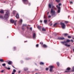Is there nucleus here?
<instances>
[{
    "mask_svg": "<svg viewBox=\"0 0 74 74\" xmlns=\"http://www.w3.org/2000/svg\"><path fill=\"white\" fill-rule=\"evenodd\" d=\"M51 14L53 16H55L56 15H55V11L53 10V9H51Z\"/></svg>",
    "mask_w": 74,
    "mask_h": 74,
    "instance_id": "f257e3e1",
    "label": "nucleus"
},
{
    "mask_svg": "<svg viewBox=\"0 0 74 74\" xmlns=\"http://www.w3.org/2000/svg\"><path fill=\"white\" fill-rule=\"evenodd\" d=\"M6 14L5 15L4 18L5 19H7L9 17V11L8 10H7L6 12Z\"/></svg>",
    "mask_w": 74,
    "mask_h": 74,
    "instance_id": "f03ea898",
    "label": "nucleus"
},
{
    "mask_svg": "<svg viewBox=\"0 0 74 74\" xmlns=\"http://www.w3.org/2000/svg\"><path fill=\"white\" fill-rule=\"evenodd\" d=\"M60 24L61 25V27L62 29H64L66 27V25H65L64 23H60Z\"/></svg>",
    "mask_w": 74,
    "mask_h": 74,
    "instance_id": "7ed1b4c3",
    "label": "nucleus"
},
{
    "mask_svg": "<svg viewBox=\"0 0 74 74\" xmlns=\"http://www.w3.org/2000/svg\"><path fill=\"white\" fill-rule=\"evenodd\" d=\"M59 7H58V13H59L60 12V6L61 5V3H59L58 4Z\"/></svg>",
    "mask_w": 74,
    "mask_h": 74,
    "instance_id": "20e7f679",
    "label": "nucleus"
},
{
    "mask_svg": "<svg viewBox=\"0 0 74 74\" xmlns=\"http://www.w3.org/2000/svg\"><path fill=\"white\" fill-rule=\"evenodd\" d=\"M49 67L50 69V71H52V69H53L54 66H49Z\"/></svg>",
    "mask_w": 74,
    "mask_h": 74,
    "instance_id": "39448f33",
    "label": "nucleus"
},
{
    "mask_svg": "<svg viewBox=\"0 0 74 74\" xmlns=\"http://www.w3.org/2000/svg\"><path fill=\"white\" fill-rule=\"evenodd\" d=\"M23 1L24 4H26L28 3V1H27V0H23Z\"/></svg>",
    "mask_w": 74,
    "mask_h": 74,
    "instance_id": "423d86ee",
    "label": "nucleus"
},
{
    "mask_svg": "<svg viewBox=\"0 0 74 74\" xmlns=\"http://www.w3.org/2000/svg\"><path fill=\"white\" fill-rule=\"evenodd\" d=\"M10 22H11V23H14L15 22V21H14V20H13L11 19L10 20Z\"/></svg>",
    "mask_w": 74,
    "mask_h": 74,
    "instance_id": "0eeeda50",
    "label": "nucleus"
},
{
    "mask_svg": "<svg viewBox=\"0 0 74 74\" xmlns=\"http://www.w3.org/2000/svg\"><path fill=\"white\" fill-rule=\"evenodd\" d=\"M58 39H59V40H64V37H62V38H58Z\"/></svg>",
    "mask_w": 74,
    "mask_h": 74,
    "instance_id": "6e6552de",
    "label": "nucleus"
},
{
    "mask_svg": "<svg viewBox=\"0 0 74 74\" xmlns=\"http://www.w3.org/2000/svg\"><path fill=\"white\" fill-rule=\"evenodd\" d=\"M16 17V18H19V14H18V13H17Z\"/></svg>",
    "mask_w": 74,
    "mask_h": 74,
    "instance_id": "1a4fd4ad",
    "label": "nucleus"
},
{
    "mask_svg": "<svg viewBox=\"0 0 74 74\" xmlns=\"http://www.w3.org/2000/svg\"><path fill=\"white\" fill-rule=\"evenodd\" d=\"M36 34L35 33H34L33 34V37L34 38H35L36 37Z\"/></svg>",
    "mask_w": 74,
    "mask_h": 74,
    "instance_id": "9d476101",
    "label": "nucleus"
},
{
    "mask_svg": "<svg viewBox=\"0 0 74 74\" xmlns=\"http://www.w3.org/2000/svg\"><path fill=\"white\" fill-rule=\"evenodd\" d=\"M47 20H44V22L45 24H47Z\"/></svg>",
    "mask_w": 74,
    "mask_h": 74,
    "instance_id": "9b49d317",
    "label": "nucleus"
},
{
    "mask_svg": "<svg viewBox=\"0 0 74 74\" xmlns=\"http://www.w3.org/2000/svg\"><path fill=\"white\" fill-rule=\"evenodd\" d=\"M16 11L14 10V11H13V14L14 15V14H16Z\"/></svg>",
    "mask_w": 74,
    "mask_h": 74,
    "instance_id": "f8f14e48",
    "label": "nucleus"
},
{
    "mask_svg": "<svg viewBox=\"0 0 74 74\" xmlns=\"http://www.w3.org/2000/svg\"><path fill=\"white\" fill-rule=\"evenodd\" d=\"M43 47H44V48H47L48 46H47L46 45L44 44L43 45Z\"/></svg>",
    "mask_w": 74,
    "mask_h": 74,
    "instance_id": "ddd939ff",
    "label": "nucleus"
},
{
    "mask_svg": "<svg viewBox=\"0 0 74 74\" xmlns=\"http://www.w3.org/2000/svg\"><path fill=\"white\" fill-rule=\"evenodd\" d=\"M52 9H53V10H56V8H55V7L53 5Z\"/></svg>",
    "mask_w": 74,
    "mask_h": 74,
    "instance_id": "4468645a",
    "label": "nucleus"
},
{
    "mask_svg": "<svg viewBox=\"0 0 74 74\" xmlns=\"http://www.w3.org/2000/svg\"><path fill=\"white\" fill-rule=\"evenodd\" d=\"M0 18L1 19H4V18H3V15H0Z\"/></svg>",
    "mask_w": 74,
    "mask_h": 74,
    "instance_id": "2eb2a0df",
    "label": "nucleus"
},
{
    "mask_svg": "<svg viewBox=\"0 0 74 74\" xmlns=\"http://www.w3.org/2000/svg\"><path fill=\"white\" fill-rule=\"evenodd\" d=\"M8 63L10 65L12 63V62L11 61H9L8 62Z\"/></svg>",
    "mask_w": 74,
    "mask_h": 74,
    "instance_id": "dca6fc26",
    "label": "nucleus"
},
{
    "mask_svg": "<svg viewBox=\"0 0 74 74\" xmlns=\"http://www.w3.org/2000/svg\"><path fill=\"white\" fill-rule=\"evenodd\" d=\"M65 46H66V47H70L71 46L70 45H67V44H65Z\"/></svg>",
    "mask_w": 74,
    "mask_h": 74,
    "instance_id": "f3484780",
    "label": "nucleus"
},
{
    "mask_svg": "<svg viewBox=\"0 0 74 74\" xmlns=\"http://www.w3.org/2000/svg\"><path fill=\"white\" fill-rule=\"evenodd\" d=\"M0 12V13H1V14H3L4 13V11H3V10H1Z\"/></svg>",
    "mask_w": 74,
    "mask_h": 74,
    "instance_id": "a211bd4d",
    "label": "nucleus"
},
{
    "mask_svg": "<svg viewBox=\"0 0 74 74\" xmlns=\"http://www.w3.org/2000/svg\"><path fill=\"white\" fill-rule=\"evenodd\" d=\"M40 64H41V65H44V63L43 62H41L40 63Z\"/></svg>",
    "mask_w": 74,
    "mask_h": 74,
    "instance_id": "6ab92c4d",
    "label": "nucleus"
},
{
    "mask_svg": "<svg viewBox=\"0 0 74 74\" xmlns=\"http://www.w3.org/2000/svg\"><path fill=\"white\" fill-rule=\"evenodd\" d=\"M22 23V20L21 19L20 21V23H19V24H21Z\"/></svg>",
    "mask_w": 74,
    "mask_h": 74,
    "instance_id": "aec40b11",
    "label": "nucleus"
},
{
    "mask_svg": "<svg viewBox=\"0 0 74 74\" xmlns=\"http://www.w3.org/2000/svg\"><path fill=\"white\" fill-rule=\"evenodd\" d=\"M0 62H4V60L3 59H0Z\"/></svg>",
    "mask_w": 74,
    "mask_h": 74,
    "instance_id": "412c9836",
    "label": "nucleus"
},
{
    "mask_svg": "<svg viewBox=\"0 0 74 74\" xmlns=\"http://www.w3.org/2000/svg\"><path fill=\"white\" fill-rule=\"evenodd\" d=\"M42 31H44V32H45V31H46V29H45L44 28H43L42 29Z\"/></svg>",
    "mask_w": 74,
    "mask_h": 74,
    "instance_id": "4be33fe9",
    "label": "nucleus"
},
{
    "mask_svg": "<svg viewBox=\"0 0 74 74\" xmlns=\"http://www.w3.org/2000/svg\"><path fill=\"white\" fill-rule=\"evenodd\" d=\"M61 42L62 44H66L67 43V42Z\"/></svg>",
    "mask_w": 74,
    "mask_h": 74,
    "instance_id": "5701e85b",
    "label": "nucleus"
},
{
    "mask_svg": "<svg viewBox=\"0 0 74 74\" xmlns=\"http://www.w3.org/2000/svg\"><path fill=\"white\" fill-rule=\"evenodd\" d=\"M67 70H68V71H70V68H68L66 69Z\"/></svg>",
    "mask_w": 74,
    "mask_h": 74,
    "instance_id": "b1692460",
    "label": "nucleus"
},
{
    "mask_svg": "<svg viewBox=\"0 0 74 74\" xmlns=\"http://www.w3.org/2000/svg\"><path fill=\"white\" fill-rule=\"evenodd\" d=\"M56 1L58 3H59V2H60V0H56Z\"/></svg>",
    "mask_w": 74,
    "mask_h": 74,
    "instance_id": "393cba45",
    "label": "nucleus"
},
{
    "mask_svg": "<svg viewBox=\"0 0 74 74\" xmlns=\"http://www.w3.org/2000/svg\"><path fill=\"white\" fill-rule=\"evenodd\" d=\"M16 70L15 69H13V71H12V72H13V73H16Z\"/></svg>",
    "mask_w": 74,
    "mask_h": 74,
    "instance_id": "a878e982",
    "label": "nucleus"
},
{
    "mask_svg": "<svg viewBox=\"0 0 74 74\" xmlns=\"http://www.w3.org/2000/svg\"><path fill=\"white\" fill-rule=\"evenodd\" d=\"M49 8H51V5L49 4Z\"/></svg>",
    "mask_w": 74,
    "mask_h": 74,
    "instance_id": "bb28decb",
    "label": "nucleus"
},
{
    "mask_svg": "<svg viewBox=\"0 0 74 74\" xmlns=\"http://www.w3.org/2000/svg\"><path fill=\"white\" fill-rule=\"evenodd\" d=\"M66 42H70V40H67L66 41Z\"/></svg>",
    "mask_w": 74,
    "mask_h": 74,
    "instance_id": "cd10ccee",
    "label": "nucleus"
},
{
    "mask_svg": "<svg viewBox=\"0 0 74 74\" xmlns=\"http://www.w3.org/2000/svg\"><path fill=\"white\" fill-rule=\"evenodd\" d=\"M27 25L26 24H23L22 26V27H23L24 26H26Z\"/></svg>",
    "mask_w": 74,
    "mask_h": 74,
    "instance_id": "c85d7f7f",
    "label": "nucleus"
},
{
    "mask_svg": "<svg viewBox=\"0 0 74 74\" xmlns=\"http://www.w3.org/2000/svg\"><path fill=\"white\" fill-rule=\"evenodd\" d=\"M57 64L58 66H59V63L58 62L57 63Z\"/></svg>",
    "mask_w": 74,
    "mask_h": 74,
    "instance_id": "c756f323",
    "label": "nucleus"
},
{
    "mask_svg": "<svg viewBox=\"0 0 74 74\" xmlns=\"http://www.w3.org/2000/svg\"><path fill=\"white\" fill-rule=\"evenodd\" d=\"M16 21H14V24L15 25H16Z\"/></svg>",
    "mask_w": 74,
    "mask_h": 74,
    "instance_id": "7c9ffc66",
    "label": "nucleus"
},
{
    "mask_svg": "<svg viewBox=\"0 0 74 74\" xmlns=\"http://www.w3.org/2000/svg\"><path fill=\"white\" fill-rule=\"evenodd\" d=\"M56 25H57V23H55V24H54V27H55V26H56Z\"/></svg>",
    "mask_w": 74,
    "mask_h": 74,
    "instance_id": "2f4dec72",
    "label": "nucleus"
},
{
    "mask_svg": "<svg viewBox=\"0 0 74 74\" xmlns=\"http://www.w3.org/2000/svg\"><path fill=\"white\" fill-rule=\"evenodd\" d=\"M68 38H71V36H68Z\"/></svg>",
    "mask_w": 74,
    "mask_h": 74,
    "instance_id": "473e14b6",
    "label": "nucleus"
},
{
    "mask_svg": "<svg viewBox=\"0 0 74 74\" xmlns=\"http://www.w3.org/2000/svg\"><path fill=\"white\" fill-rule=\"evenodd\" d=\"M2 66H5V64L4 63V64H2Z\"/></svg>",
    "mask_w": 74,
    "mask_h": 74,
    "instance_id": "72a5a7b5",
    "label": "nucleus"
},
{
    "mask_svg": "<svg viewBox=\"0 0 74 74\" xmlns=\"http://www.w3.org/2000/svg\"><path fill=\"white\" fill-rule=\"evenodd\" d=\"M64 36H66L68 35V34H64Z\"/></svg>",
    "mask_w": 74,
    "mask_h": 74,
    "instance_id": "f704fd0d",
    "label": "nucleus"
},
{
    "mask_svg": "<svg viewBox=\"0 0 74 74\" xmlns=\"http://www.w3.org/2000/svg\"><path fill=\"white\" fill-rule=\"evenodd\" d=\"M65 23H66V24L68 23H69V22H68V21H65Z\"/></svg>",
    "mask_w": 74,
    "mask_h": 74,
    "instance_id": "c9c22d12",
    "label": "nucleus"
},
{
    "mask_svg": "<svg viewBox=\"0 0 74 74\" xmlns=\"http://www.w3.org/2000/svg\"><path fill=\"white\" fill-rule=\"evenodd\" d=\"M73 70L72 71H73V72H74V66L73 67Z\"/></svg>",
    "mask_w": 74,
    "mask_h": 74,
    "instance_id": "e433bc0d",
    "label": "nucleus"
},
{
    "mask_svg": "<svg viewBox=\"0 0 74 74\" xmlns=\"http://www.w3.org/2000/svg\"><path fill=\"white\" fill-rule=\"evenodd\" d=\"M28 70V68H25L24 69V70H25V71H26V70Z\"/></svg>",
    "mask_w": 74,
    "mask_h": 74,
    "instance_id": "4c0bfd02",
    "label": "nucleus"
},
{
    "mask_svg": "<svg viewBox=\"0 0 74 74\" xmlns=\"http://www.w3.org/2000/svg\"><path fill=\"white\" fill-rule=\"evenodd\" d=\"M40 27H41V26H38V28L39 29H40Z\"/></svg>",
    "mask_w": 74,
    "mask_h": 74,
    "instance_id": "58836bf2",
    "label": "nucleus"
},
{
    "mask_svg": "<svg viewBox=\"0 0 74 74\" xmlns=\"http://www.w3.org/2000/svg\"><path fill=\"white\" fill-rule=\"evenodd\" d=\"M44 19H47V17H46V16H44Z\"/></svg>",
    "mask_w": 74,
    "mask_h": 74,
    "instance_id": "ea45409f",
    "label": "nucleus"
},
{
    "mask_svg": "<svg viewBox=\"0 0 74 74\" xmlns=\"http://www.w3.org/2000/svg\"><path fill=\"white\" fill-rule=\"evenodd\" d=\"M16 49V47H14V48H13V50L14 51H15Z\"/></svg>",
    "mask_w": 74,
    "mask_h": 74,
    "instance_id": "a19ab883",
    "label": "nucleus"
},
{
    "mask_svg": "<svg viewBox=\"0 0 74 74\" xmlns=\"http://www.w3.org/2000/svg\"><path fill=\"white\" fill-rule=\"evenodd\" d=\"M7 69H8V70H10V69H11V68L8 67L7 68Z\"/></svg>",
    "mask_w": 74,
    "mask_h": 74,
    "instance_id": "79ce46f5",
    "label": "nucleus"
},
{
    "mask_svg": "<svg viewBox=\"0 0 74 74\" xmlns=\"http://www.w3.org/2000/svg\"><path fill=\"white\" fill-rule=\"evenodd\" d=\"M70 4H73V3L72 2H70Z\"/></svg>",
    "mask_w": 74,
    "mask_h": 74,
    "instance_id": "37998d69",
    "label": "nucleus"
},
{
    "mask_svg": "<svg viewBox=\"0 0 74 74\" xmlns=\"http://www.w3.org/2000/svg\"><path fill=\"white\" fill-rule=\"evenodd\" d=\"M39 45L38 44H37L36 45V47H38Z\"/></svg>",
    "mask_w": 74,
    "mask_h": 74,
    "instance_id": "c03bdc74",
    "label": "nucleus"
},
{
    "mask_svg": "<svg viewBox=\"0 0 74 74\" xmlns=\"http://www.w3.org/2000/svg\"><path fill=\"white\" fill-rule=\"evenodd\" d=\"M51 17V16H49L48 18H50Z\"/></svg>",
    "mask_w": 74,
    "mask_h": 74,
    "instance_id": "a18cd8bd",
    "label": "nucleus"
},
{
    "mask_svg": "<svg viewBox=\"0 0 74 74\" xmlns=\"http://www.w3.org/2000/svg\"><path fill=\"white\" fill-rule=\"evenodd\" d=\"M4 71V70H2L1 72V73H3Z\"/></svg>",
    "mask_w": 74,
    "mask_h": 74,
    "instance_id": "49530a36",
    "label": "nucleus"
},
{
    "mask_svg": "<svg viewBox=\"0 0 74 74\" xmlns=\"http://www.w3.org/2000/svg\"><path fill=\"white\" fill-rule=\"evenodd\" d=\"M42 44H42H43V42H40V44Z\"/></svg>",
    "mask_w": 74,
    "mask_h": 74,
    "instance_id": "de8ad7c7",
    "label": "nucleus"
},
{
    "mask_svg": "<svg viewBox=\"0 0 74 74\" xmlns=\"http://www.w3.org/2000/svg\"><path fill=\"white\" fill-rule=\"evenodd\" d=\"M46 70H48V68H46Z\"/></svg>",
    "mask_w": 74,
    "mask_h": 74,
    "instance_id": "09e8293b",
    "label": "nucleus"
},
{
    "mask_svg": "<svg viewBox=\"0 0 74 74\" xmlns=\"http://www.w3.org/2000/svg\"><path fill=\"white\" fill-rule=\"evenodd\" d=\"M30 30H32V27H31L30 28Z\"/></svg>",
    "mask_w": 74,
    "mask_h": 74,
    "instance_id": "8fccbe9b",
    "label": "nucleus"
},
{
    "mask_svg": "<svg viewBox=\"0 0 74 74\" xmlns=\"http://www.w3.org/2000/svg\"><path fill=\"white\" fill-rule=\"evenodd\" d=\"M12 74H15V73L13 72H12Z\"/></svg>",
    "mask_w": 74,
    "mask_h": 74,
    "instance_id": "3c124183",
    "label": "nucleus"
},
{
    "mask_svg": "<svg viewBox=\"0 0 74 74\" xmlns=\"http://www.w3.org/2000/svg\"><path fill=\"white\" fill-rule=\"evenodd\" d=\"M71 41H72V42H74V40H71Z\"/></svg>",
    "mask_w": 74,
    "mask_h": 74,
    "instance_id": "603ef678",
    "label": "nucleus"
},
{
    "mask_svg": "<svg viewBox=\"0 0 74 74\" xmlns=\"http://www.w3.org/2000/svg\"><path fill=\"white\" fill-rule=\"evenodd\" d=\"M5 69H7V67H5Z\"/></svg>",
    "mask_w": 74,
    "mask_h": 74,
    "instance_id": "864d4df0",
    "label": "nucleus"
},
{
    "mask_svg": "<svg viewBox=\"0 0 74 74\" xmlns=\"http://www.w3.org/2000/svg\"><path fill=\"white\" fill-rule=\"evenodd\" d=\"M42 22V21H41V20H40V22Z\"/></svg>",
    "mask_w": 74,
    "mask_h": 74,
    "instance_id": "5fc2aeb1",
    "label": "nucleus"
},
{
    "mask_svg": "<svg viewBox=\"0 0 74 74\" xmlns=\"http://www.w3.org/2000/svg\"><path fill=\"white\" fill-rule=\"evenodd\" d=\"M56 7H57V8H58V5H56Z\"/></svg>",
    "mask_w": 74,
    "mask_h": 74,
    "instance_id": "6e6d98bb",
    "label": "nucleus"
},
{
    "mask_svg": "<svg viewBox=\"0 0 74 74\" xmlns=\"http://www.w3.org/2000/svg\"><path fill=\"white\" fill-rule=\"evenodd\" d=\"M22 30H24V28H22Z\"/></svg>",
    "mask_w": 74,
    "mask_h": 74,
    "instance_id": "4d7b16f0",
    "label": "nucleus"
},
{
    "mask_svg": "<svg viewBox=\"0 0 74 74\" xmlns=\"http://www.w3.org/2000/svg\"><path fill=\"white\" fill-rule=\"evenodd\" d=\"M52 23L51 24L50 26H52Z\"/></svg>",
    "mask_w": 74,
    "mask_h": 74,
    "instance_id": "13d9d810",
    "label": "nucleus"
},
{
    "mask_svg": "<svg viewBox=\"0 0 74 74\" xmlns=\"http://www.w3.org/2000/svg\"><path fill=\"white\" fill-rule=\"evenodd\" d=\"M12 67H13L14 68H15V67L13 66H12Z\"/></svg>",
    "mask_w": 74,
    "mask_h": 74,
    "instance_id": "bf43d9fd",
    "label": "nucleus"
},
{
    "mask_svg": "<svg viewBox=\"0 0 74 74\" xmlns=\"http://www.w3.org/2000/svg\"><path fill=\"white\" fill-rule=\"evenodd\" d=\"M29 5H30V3H29Z\"/></svg>",
    "mask_w": 74,
    "mask_h": 74,
    "instance_id": "052dcab7",
    "label": "nucleus"
},
{
    "mask_svg": "<svg viewBox=\"0 0 74 74\" xmlns=\"http://www.w3.org/2000/svg\"><path fill=\"white\" fill-rule=\"evenodd\" d=\"M21 73V71H19V73Z\"/></svg>",
    "mask_w": 74,
    "mask_h": 74,
    "instance_id": "680f3d73",
    "label": "nucleus"
},
{
    "mask_svg": "<svg viewBox=\"0 0 74 74\" xmlns=\"http://www.w3.org/2000/svg\"><path fill=\"white\" fill-rule=\"evenodd\" d=\"M49 12H47V14H49Z\"/></svg>",
    "mask_w": 74,
    "mask_h": 74,
    "instance_id": "e2e57ef3",
    "label": "nucleus"
},
{
    "mask_svg": "<svg viewBox=\"0 0 74 74\" xmlns=\"http://www.w3.org/2000/svg\"><path fill=\"white\" fill-rule=\"evenodd\" d=\"M65 72H68V71H66Z\"/></svg>",
    "mask_w": 74,
    "mask_h": 74,
    "instance_id": "0e129e2a",
    "label": "nucleus"
},
{
    "mask_svg": "<svg viewBox=\"0 0 74 74\" xmlns=\"http://www.w3.org/2000/svg\"><path fill=\"white\" fill-rule=\"evenodd\" d=\"M69 17H70V16H68V18H69Z\"/></svg>",
    "mask_w": 74,
    "mask_h": 74,
    "instance_id": "69168bd1",
    "label": "nucleus"
},
{
    "mask_svg": "<svg viewBox=\"0 0 74 74\" xmlns=\"http://www.w3.org/2000/svg\"><path fill=\"white\" fill-rule=\"evenodd\" d=\"M3 3H5V1H4Z\"/></svg>",
    "mask_w": 74,
    "mask_h": 74,
    "instance_id": "338daca9",
    "label": "nucleus"
},
{
    "mask_svg": "<svg viewBox=\"0 0 74 74\" xmlns=\"http://www.w3.org/2000/svg\"><path fill=\"white\" fill-rule=\"evenodd\" d=\"M27 41H25V42H27Z\"/></svg>",
    "mask_w": 74,
    "mask_h": 74,
    "instance_id": "774afa93",
    "label": "nucleus"
}]
</instances>
